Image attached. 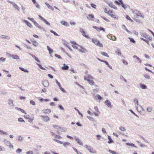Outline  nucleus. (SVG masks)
Returning <instances> with one entry per match:
<instances>
[{
  "instance_id": "obj_64",
  "label": "nucleus",
  "mask_w": 154,
  "mask_h": 154,
  "mask_svg": "<svg viewBox=\"0 0 154 154\" xmlns=\"http://www.w3.org/2000/svg\"><path fill=\"white\" fill-rule=\"evenodd\" d=\"M29 122H32L33 120V118H31L30 119L29 118Z\"/></svg>"
},
{
  "instance_id": "obj_36",
  "label": "nucleus",
  "mask_w": 154,
  "mask_h": 154,
  "mask_svg": "<svg viewBox=\"0 0 154 154\" xmlns=\"http://www.w3.org/2000/svg\"><path fill=\"white\" fill-rule=\"evenodd\" d=\"M1 37L2 38H5L6 39H9L10 38V37L7 35H2Z\"/></svg>"
},
{
  "instance_id": "obj_29",
  "label": "nucleus",
  "mask_w": 154,
  "mask_h": 154,
  "mask_svg": "<svg viewBox=\"0 0 154 154\" xmlns=\"http://www.w3.org/2000/svg\"><path fill=\"white\" fill-rule=\"evenodd\" d=\"M33 23L36 26L38 27L39 28H40V29L42 28L41 26L39 25V24L35 21V22H34Z\"/></svg>"
},
{
  "instance_id": "obj_42",
  "label": "nucleus",
  "mask_w": 154,
  "mask_h": 154,
  "mask_svg": "<svg viewBox=\"0 0 154 154\" xmlns=\"http://www.w3.org/2000/svg\"><path fill=\"white\" fill-rule=\"evenodd\" d=\"M17 138L18 141H21L23 140V138L21 136H19Z\"/></svg>"
},
{
  "instance_id": "obj_55",
  "label": "nucleus",
  "mask_w": 154,
  "mask_h": 154,
  "mask_svg": "<svg viewBox=\"0 0 154 154\" xmlns=\"http://www.w3.org/2000/svg\"><path fill=\"white\" fill-rule=\"evenodd\" d=\"M50 32H51L53 33L55 35L57 36L58 35V34L56 32H55L53 30H51L50 31Z\"/></svg>"
},
{
  "instance_id": "obj_62",
  "label": "nucleus",
  "mask_w": 154,
  "mask_h": 154,
  "mask_svg": "<svg viewBox=\"0 0 154 154\" xmlns=\"http://www.w3.org/2000/svg\"><path fill=\"white\" fill-rule=\"evenodd\" d=\"M145 77L147 79H149L150 78L149 76L148 75H144Z\"/></svg>"
},
{
  "instance_id": "obj_37",
  "label": "nucleus",
  "mask_w": 154,
  "mask_h": 154,
  "mask_svg": "<svg viewBox=\"0 0 154 154\" xmlns=\"http://www.w3.org/2000/svg\"><path fill=\"white\" fill-rule=\"evenodd\" d=\"M101 54L103 56L109 57V56L106 53L104 52H102L101 53Z\"/></svg>"
},
{
  "instance_id": "obj_53",
  "label": "nucleus",
  "mask_w": 154,
  "mask_h": 154,
  "mask_svg": "<svg viewBox=\"0 0 154 154\" xmlns=\"http://www.w3.org/2000/svg\"><path fill=\"white\" fill-rule=\"evenodd\" d=\"M6 58L3 57H1L0 58V61H4L5 60Z\"/></svg>"
},
{
  "instance_id": "obj_57",
  "label": "nucleus",
  "mask_w": 154,
  "mask_h": 154,
  "mask_svg": "<svg viewBox=\"0 0 154 154\" xmlns=\"http://www.w3.org/2000/svg\"><path fill=\"white\" fill-rule=\"evenodd\" d=\"M91 5L92 8H93L95 9L96 8V5H95L94 4H93V3L91 4Z\"/></svg>"
},
{
  "instance_id": "obj_27",
  "label": "nucleus",
  "mask_w": 154,
  "mask_h": 154,
  "mask_svg": "<svg viewBox=\"0 0 154 154\" xmlns=\"http://www.w3.org/2000/svg\"><path fill=\"white\" fill-rule=\"evenodd\" d=\"M45 4L46 5H47L48 8L49 9H51V10H52V11H53L54 10V8H53V7H52L51 6V5H50L49 4H48L46 2L45 3Z\"/></svg>"
},
{
  "instance_id": "obj_30",
  "label": "nucleus",
  "mask_w": 154,
  "mask_h": 154,
  "mask_svg": "<svg viewBox=\"0 0 154 154\" xmlns=\"http://www.w3.org/2000/svg\"><path fill=\"white\" fill-rule=\"evenodd\" d=\"M108 152L112 154H119L118 153L110 149L108 150Z\"/></svg>"
},
{
  "instance_id": "obj_31",
  "label": "nucleus",
  "mask_w": 154,
  "mask_h": 154,
  "mask_svg": "<svg viewBox=\"0 0 154 154\" xmlns=\"http://www.w3.org/2000/svg\"><path fill=\"white\" fill-rule=\"evenodd\" d=\"M47 49L49 51V53L50 54L52 53L53 52V50L52 49H51L50 47L48 46H47Z\"/></svg>"
},
{
  "instance_id": "obj_19",
  "label": "nucleus",
  "mask_w": 154,
  "mask_h": 154,
  "mask_svg": "<svg viewBox=\"0 0 154 154\" xmlns=\"http://www.w3.org/2000/svg\"><path fill=\"white\" fill-rule=\"evenodd\" d=\"M88 151L91 153L95 154L97 153L95 149H93V148L91 146Z\"/></svg>"
},
{
  "instance_id": "obj_38",
  "label": "nucleus",
  "mask_w": 154,
  "mask_h": 154,
  "mask_svg": "<svg viewBox=\"0 0 154 154\" xmlns=\"http://www.w3.org/2000/svg\"><path fill=\"white\" fill-rule=\"evenodd\" d=\"M133 57L134 58L136 59L140 63H141L142 61L136 55H134L133 56Z\"/></svg>"
},
{
  "instance_id": "obj_14",
  "label": "nucleus",
  "mask_w": 154,
  "mask_h": 154,
  "mask_svg": "<svg viewBox=\"0 0 154 154\" xmlns=\"http://www.w3.org/2000/svg\"><path fill=\"white\" fill-rule=\"evenodd\" d=\"M51 135L53 137L55 138H57L58 139H60L61 138V137L59 135H57L55 134L54 133L51 132Z\"/></svg>"
},
{
  "instance_id": "obj_10",
  "label": "nucleus",
  "mask_w": 154,
  "mask_h": 154,
  "mask_svg": "<svg viewBox=\"0 0 154 154\" xmlns=\"http://www.w3.org/2000/svg\"><path fill=\"white\" fill-rule=\"evenodd\" d=\"M93 27L98 32H99L101 30L103 31L104 32L105 31V29L102 27H100L99 28L96 26H93Z\"/></svg>"
},
{
  "instance_id": "obj_6",
  "label": "nucleus",
  "mask_w": 154,
  "mask_h": 154,
  "mask_svg": "<svg viewBox=\"0 0 154 154\" xmlns=\"http://www.w3.org/2000/svg\"><path fill=\"white\" fill-rule=\"evenodd\" d=\"M145 37L146 38V39H144L143 38H141L140 39L141 40L145 41L148 45H149V41H148V40H150L152 39L148 35H146V37Z\"/></svg>"
},
{
  "instance_id": "obj_33",
  "label": "nucleus",
  "mask_w": 154,
  "mask_h": 154,
  "mask_svg": "<svg viewBox=\"0 0 154 154\" xmlns=\"http://www.w3.org/2000/svg\"><path fill=\"white\" fill-rule=\"evenodd\" d=\"M126 144L129 146H133L134 147H136V146L133 143H126Z\"/></svg>"
},
{
  "instance_id": "obj_61",
  "label": "nucleus",
  "mask_w": 154,
  "mask_h": 154,
  "mask_svg": "<svg viewBox=\"0 0 154 154\" xmlns=\"http://www.w3.org/2000/svg\"><path fill=\"white\" fill-rule=\"evenodd\" d=\"M134 102L135 104H136L137 105L138 104V102L137 99H136L134 100Z\"/></svg>"
},
{
  "instance_id": "obj_21",
  "label": "nucleus",
  "mask_w": 154,
  "mask_h": 154,
  "mask_svg": "<svg viewBox=\"0 0 154 154\" xmlns=\"http://www.w3.org/2000/svg\"><path fill=\"white\" fill-rule=\"evenodd\" d=\"M23 22H25L26 24L27 25L29 26V27L32 28V26L28 21L26 20H24Z\"/></svg>"
},
{
  "instance_id": "obj_7",
  "label": "nucleus",
  "mask_w": 154,
  "mask_h": 154,
  "mask_svg": "<svg viewBox=\"0 0 154 154\" xmlns=\"http://www.w3.org/2000/svg\"><path fill=\"white\" fill-rule=\"evenodd\" d=\"M79 46L80 48H78V51L80 52L83 53H85L87 52V50L83 47H82L81 46H79V45H78Z\"/></svg>"
},
{
  "instance_id": "obj_15",
  "label": "nucleus",
  "mask_w": 154,
  "mask_h": 154,
  "mask_svg": "<svg viewBox=\"0 0 154 154\" xmlns=\"http://www.w3.org/2000/svg\"><path fill=\"white\" fill-rule=\"evenodd\" d=\"M80 32L82 34V35L85 37L87 38H88L89 37L85 33L83 29H80Z\"/></svg>"
},
{
  "instance_id": "obj_26",
  "label": "nucleus",
  "mask_w": 154,
  "mask_h": 154,
  "mask_svg": "<svg viewBox=\"0 0 154 154\" xmlns=\"http://www.w3.org/2000/svg\"><path fill=\"white\" fill-rule=\"evenodd\" d=\"M61 23L62 24L66 26H69V24L68 23L65 21H62Z\"/></svg>"
},
{
  "instance_id": "obj_39",
  "label": "nucleus",
  "mask_w": 154,
  "mask_h": 154,
  "mask_svg": "<svg viewBox=\"0 0 154 154\" xmlns=\"http://www.w3.org/2000/svg\"><path fill=\"white\" fill-rule=\"evenodd\" d=\"M126 18L128 20H129L130 21H131L132 22H133V20H132L131 18V17L128 15H126Z\"/></svg>"
},
{
  "instance_id": "obj_2",
  "label": "nucleus",
  "mask_w": 154,
  "mask_h": 154,
  "mask_svg": "<svg viewBox=\"0 0 154 154\" xmlns=\"http://www.w3.org/2000/svg\"><path fill=\"white\" fill-rule=\"evenodd\" d=\"M104 12L107 14L109 16L117 20L118 17L116 14V13L113 11L109 9L108 8H105L103 9Z\"/></svg>"
},
{
  "instance_id": "obj_52",
  "label": "nucleus",
  "mask_w": 154,
  "mask_h": 154,
  "mask_svg": "<svg viewBox=\"0 0 154 154\" xmlns=\"http://www.w3.org/2000/svg\"><path fill=\"white\" fill-rule=\"evenodd\" d=\"M27 18L28 20L32 21L33 23H34V22L35 21L34 19L32 18L28 17Z\"/></svg>"
},
{
  "instance_id": "obj_49",
  "label": "nucleus",
  "mask_w": 154,
  "mask_h": 154,
  "mask_svg": "<svg viewBox=\"0 0 154 154\" xmlns=\"http://www.w3.org/2000/svg\"><path fill=\"white\" fill-rule=\"evenodd\" d=\"M119 129L120 130H121V131H125V128L124 127H121L119 128Z\"/></svg>"
},
{
  "instance_id": "obj_13",
  "label": "nucleus",
  "mask_w": 154,
  "mask_h": 154,
  "mask_svg": "<svg viewBox=\"0 0 154 154\" xmlns=\"http://www.w3.org/2000/svg\"><path fill=\"white\" fill-rule=\"evenodd\" d=\"M42 119L43 121L47 122L50 120L49 117L47 116H42Z\"/></svg>"
},
{
  "instance_id": "obj_3",
  "label": "nucleus",
  "mask_w": 154,
  "mask_h": 154,
  "mask_svg": "<svg viewBox=\"0 0 154 154\" xmlns=\"http://www.w3.org/2000/svg\"><path fill=\"white\" fill-rule=\"evenodd\" d=\"M93 77L90 75L85 76L84 77V80H87L88 83L91 85H94V82L93 80Z\"/></svg>"
},
{
  "instance_id": "obj_4",
  "label": "nucleus",
  "mask_w": 154,
  "mask_h": 154,
  "mask_svg": "<svg viewBox=\"0 0 154 154\" xmlns=\"http://www.w3.org/2000/svg\"><path fill=\"white\" fill-rule=\"evenodd\" d=\"M54 128L57 129V131L58 133L60 132H64L66 131L67 129L66 128L62 127H60V126H53Z\"/></svg>"
},
{
  "instance_id": "obj_43",
  "label": "nucleus",
  "mask_w": 154,
  "mask_h": 154,
  "mask_svg": "<svg viewBox=\"0 0 154 154\" xmlns=\"http://www.w3.org/2000/svg\"><path fill=\"white\" fill-rule=\"evenodd\" d=\"M53 140H54V141H55L58 143H60L61 144L63 143V142H62L61 141H60L57 140H56L55 139H53Z\"/></svg>"
},
{
  "instance_id": "obj_47",
  "label": "nucleus",
  "mask_w": 154,
  "mask_h": 154,
  "mask_svg": "<svg viewBox=\"0 0 154 154\" xmlns=\"http://www.w3.org/2000/svg\"><path fill=\"white\" fill-rule=\"evenodd\" d=\"M122 62L125 65H127L128 64V62L125 60H122Z\"/></svg>"
},
{
  "instance_id": "obj_59",
  "label": "nucleus",
  "mask_w": 154,
  "mask_h": 154,
  "mask_svg": "<svg viewBox=\"0 0 154 154\" xmlns=\"http://www.w3.org/2000/svg\"><path fill=\"white\" fill-rule=\"evenodd\" d=\"M120 78L122 80H124L125 82H126V79L123 77V76L122 75L120 76Z\"/></svg>"
},
{
  "instance_id": "obj_48",
  "label": "nucleus",
  "mask_w": 154,
  "mask_h": 154,
  "mask_svg": "<svg viewBox=\"0 0 154 154\" xmlns=\"http://www.w3.org/2000/svg\"><path fill=\"white\" fill-rule=\"evenodd\" d=\"M147 110L148 112H150L152 111V108L151 107H149L147 108Z\"/></svg>"
},
{
  "instance_id": "obj_56",
  "label": "nucleus",
  "mask_w": 154,
  "mask_h": 154,
  "mask_svg": "<svg viewBox=\"0 0 154 154\" xmlns=\"http://www.w3.org/2000/svg\"><path fill=\"white\" fill-rule=\"evenodd\" d=\"M43 21L47 25H50V23L48 22L45 19V20Z\"/></svg>"
},
{
  "instance_id": "obj_50",
  "label": "nucleus",
  "mask_w": 154,
  "mask_h": 154,
  "mask_svg": "<svg viewBox=\"0 0 154 154\" xmlns=\"http://www.w3.org/2000/svg\"><path fill=\"white\" fill-rule=\"evenodd\" d=\"M140 137L141 138H142L144 140V141L145 142L147 143H148V141L146 140L144 137H143L141 136H140Z\"/></svg>"
},
{
  "instance_id": "obj_60",
  "label": "nucleus",
  "mask_w": 154,
  "mask_h": 154,
  "mask_svg": "<svg viewBox=\"0 0 154 154\" xmlns=\"http://www.w3.org/2000/svg\"><path fill=\"white\" fill-rule=\"evenodd\" d=\"M18 121L20 122H24V121L23 119L20 118L18 119Z\"/></svg>"
},
{
  "instance_id": "obj_20",
  "label": "nucleus",
  "mask_w": 154,
  "mask_h": 154,
  "mask_svg": "<svg viewBox=\"0 0 154 154\" xmlns=\"http://www.w3.org/2000/svg\"><path fill=\"white\" fill-rule=\"evenodd\" d=\"M105 103L106 105L108 107L111 108L112 107V106L111 105V102L108 100H106L105 102Z\"/></svg>"
},
{
  "instance_id": "obj_32",
  "label": "nucleus",
  "mask_w": 154,
  "mask_h": 154,
  "mask_svg": "<svg viewBox=\"0 0 154 154\" xmlns=\"http://www.w3.org/2000/svg\"><path fill=\"white\" fill-rule=\"evenodd\" d=\"M33 45L35 47H36L38 45V43L35 41H32Z\"/></svg>"
},
{
  "instance_id": "obj_17",
  "label": "nucleus",
  "mask_w": 154,
  "mask_h": 154,
  "mask_svg": "<svg viewBox=\"0 0 154 154\" xmlns=\"http://www.w3.org/2000/svg\"><path fill=\"white\" fill-rule=\"evenodd\" d=\"M75 139L79 144L82 146L83 145V143L82 141L79 138H77L76 137H75Z\"/></svg>"
},
{
  "instance_id": "obj_58",
  "label": "nucleus",
  "mask_w": 154,
  "mask_h": 154,
  "mask_svg": "<svg viewBox=\"0 0 154 154\" xmlns=\"http://www.w3.org/2000/svg\"><path fill=\"white\" fill-rule=\"evenodd\" d=\"M33 152L32 151H30L28 152H26V153L27 154H32L33 153Z\"/></svg>"
},
{
  "instance_id": "obj_46",
  "label": "nucleus",
  "mask_w": 154,
  "mask_h": 154,
  "mask_svg": "<svg viewBox=\"0 0 154 154\" xmlns=\"http://www.w3.org/2000/svg\"><path fill=\"white\" fill-rule=\"evenodd\" d=\"M22 151V149L20 148H18L16 150V152L17 153H19L20 152H21Z\"/></svg>"
},
{
  "instance_id": "obj_18",
  "label": "nucleus",
  "mask_w": 154,
  "mask_h": 154,
  "mask_svg": "<svg viewBox=\"0 0 154 154\" xmlns=\"http://www.w3.org/2000/svg\"><path fill=\"white\" fill-rule=\"evenodd\" d=\"M56 82L57 85L59 86V88L60 90L63 92H65V91L64 89L61 87L60 83L57 80H56Z\"/></svg>"
},
{
  "instance_id": "obj_9",
  "label": "nucleus",
  "mask_w": 154,
  "mask_h": 154,
  "mask_svg": "<svg viewBox=\"0 0 154 154\" xmlns=\"http://www.w3.org/2000/svg\"><path fill=\"white\" fill-rule=\"evenodd\" d=\"M121 3L122 7L124 8L125 10H126L129 6L127 5L124 4L122 0H118Z\"/></svg>"
},
{
  "instance_id": "obj_12",
  "label": "nucleus",
  "mask_w": 154,
  "mask_h": 154,
  "mask_svg": "<svg viewBox=\"0 0 154 154\" xmlns=\"http://www.w3.org/2000/svg\"><path fill=\"white\" fill-rule=\"evenodd\" d=\"M87 18L89 20H93V19L94 18V16L93 14H89L87 17Z\"/></svg>"
},
{
  "instance_id": "obj_45",
  "label": "nucleus",
  "mask_w": 154,
  "mask_h": 154,
  "mask_svg": "<svg viewBox=\"0 0 154 154\" xmlns=\"http://www.w3.org/2000/svg\"><path fill=\"white\" fill-rule=\"evenodd\" d=\"M129 39L130 40L131 42L134 43H135V41L133 38L129 37Z\"/></svg>"
},
{
  "instance_id": "obj_5",
  "label": "nucleus",
  "mask_w": 154,
  "mask_h": 154,
  "mask_svg": "<svg viewBox=\"0 0 154 154\" xmlns=\"http://www.w3.org/2000/svg\"><path fill=\"white\" fill-rule=\"evenodd\" d=\"M92 42L95 45L99 47H103L102 44L97 39L92 38Z\"/></svg>"
},
{
  "instance_id": "obj_41",
  "label": "nucleus",
  "mask_w": 154,
  "mask_h": 154,
  "mask_svg": "<svg viewBox=\"0 0 154 154\" xmlns=\"http://www.w3.org/2000/svg\"><path fill=\"white\" fill-rule=\"evenodd\" d=\"M91 146H88L87 145H85L84 146V147L88 151L91 147Z\"/></svg>"
},
{
  "instance_id": "obj_8",
  "label": "nucleus",
  "mask_w": 154,
  "mask_h": 154,
  "mask_svg": "<svg viewBox=\"0 0 154 154\" xmlns=\"http://www.w3.org/2000/svg\"><path fill=\"white\" fill-rule=\"evenodd\" d=\"M107 37L108 38L112 40L115 41L116 39V36L112 34H109L108 35H107Z\"/></svg>"
},
{
  "instance_id": "obj_24",
  "label": "nucleus",
  "mask_w": 154,
  "mask_h": 154,
  "mask_svg": "<svg viewBox=\"0 0 154 154\" xmlns=\"http://www.w3.org/2000/svg\"><path fill=\"white\" fill-rule=\"evenodd\" d=\"M51 110L48 109H47L44 110V113L45 114H48L51 113Z\"/></svg>"
},
{
  "instance_id": "obj_16",
  "label": "nucleus",
  "mask_w": 154,
  "mask_h": 154,
  "mask_svg": "<svg viewBox=\"0 0 154 154\" xmlns=\"http://www.w3.org/2000/svg\"><path fill=\"white\" fill-rule=\"evenodd\" d=\"M108 5L109 6L111 7V8H114L116 10H117L118 8L116 6H115L112 3L110 2L108 4Z\"/></svg>"
},
{
  "instance_id": "obj_25",
  "label": "nucleus",
  "mask_w": 154,
  "mask_h": 154,
  "mask_svg": "<svg viewBox=\"0 0 154 154\" xmlns=\"http://www.w3.org/2000/svg\"><path fill=\"white\" fill-rule=\"evenodd\" d=\"M108 136V139L109 140V141H108V143H109V144H110V143H113V140L112 139L110 136Z\"/></svg>"
},
{
  "instance_id": "obj_34",
  "label": "nucleus",
  "mask_w": 154,
  "mask_h": 154,
  "mask_svg": "<svg viewBox=\"0 0 154 154\" xmlns=\"http://www.w3.org/2000/svg\"><path fill=\"white\" fill-rule=\"evenodd\" d=\"M140 87L143 89H145L146 88V87L145 85L142 84H140Z\"/></svg>"
},
{
  "instance_id": "obj_51",
  "label": "nucleus",
  "mask_w": 154,
  "mask_h": 154,
  "mask_svg": "<svg viewBox=\"0 0 154 154\" xmlns=\"http://www.w3.org/2000/svg\"><path fill=\"white\" fill-rule=\"evenodd\" d=\"M30 103L32 105H35V102L33 100H31L30 101Z\"/></svg>"
},
{
  "instance_id": "obj_44",
  "label": "nucleus",
  "mask_w": 154,
  "mask_h": 154,
  "mask_svg": "<svg viewBox=\"0 0 154 154\" xmlns=\"http://www.w3.org/2000/svg\"><path fill=\"white\" fill-rule=\"evenodd\" d=\"M13 6L15 9H17L18 10H19V7L16 4H14V5Z\"/></svg>"
},
{
  "instance_id": "obj_28",
  "label": "nucleus",
  "mask_w": 154,
  "mask_h": 154,
  "mask_svg": "<svg viewBox=\"0 0 154 154\" xmlns=\"http://www.w3.org/2000/svg\"><path fill=\"white\" fill-rule=\"evenodd\" d=\"M15 109L18 110H19L20 111H21V112H22L23 113H24L25 114H26V113L25 112V111H24L23 109H21V108H19L17 107H15Z\"/></svg>"
},
{
  "instance_id": "obj_23",
  "label": "nucleus",
  "mask_w": 154,
  "mask_h": 154,
  "mask_svg": "<svg viewBox=\"0 0 154 154\" xmlns=\"http://www.w3.org/2000/svg\"><path fill=\"white\" fill-rule=\"evenodd\" d=\"M69 66L65 64H63V66L62 67V69L63 70H67L68 69Z\"/></svg>"
},
{
  "instance_id": "obj_1",
  "label": "nucleus",
  "mask_w": 154,
  "mask_h": 154,
  "mask_svg": "<svg viewBox=\"0 0 154 154\" xmlns=\"http://www.w3.org/2000/svg\"><path fill=\"white\" fill-rule=\"evenodd\" d=\"M131 11L134 14V17L133 18L134 20L136 22H140V20L137 19V18L140 17L143 18H144L143 15L139 11L137 10L132 9Z\"/></svg>"
},
{
  "instance_id": "obj_11",
  "label": "nucleus",
  "mask_w": 154,
  "mask_h": 154,
  "mask_svg": "<svg viewBox=\"0 0 154 154\" xmlns=\"http://www.w3.org/2000/svg\"><path fill=\"white\" fill-rule=\"evenodd\" d=\"M71 43L72 44V46L73 48H74L75 49L77 50L78 49V45L75 42H71Z\"/></svg>"
},
{
  "instance_id": "obj_40",
  "label": "nucleus",
  "mask_w": 154,
  "mask_h": 154,
  "mask_svg": "<svg viewBox=\"0 0 154 154\" xmlns=\"http://www.w3.org/2000/svg\"><path fill=\"white\" fill-rule=\"evenodd\" d=\"M63 143L64 146H69V144H70V143L68 142H63Z\"/></svg>"
},
{
  "instance_id": "obj_35",
  "label": "nucleus",
  "mask_w": 154,
  "mask_h": 154,
  "mask_svg": "<svg viewBox=\"0 0 154 154\" xmlns=\"http://www.w3.org/2000/svg\"><path fill=\"white\" fill-rule=\"evenodd\" d=\"M19 69H20L22 71L24 72H28V71L26 69H24L23 68L20 67H19Z\"/></svg>"
},
{
  "instance_id": "obj_22",
  "label": "nucleus",
  "mask_w": 154,
  "mask_h": 154,
  "mask_svg": "<svg viewBox=\"0 0 154 154\" xmlns=\"http://www.w3.org/2000/svg\"><path fill=\"white\" fill-rule=\"evenodd\" d=\"M9 56L11 57L14 59H18L19 57L16 55H11L9 54Z\"/></svg>"
},
{
  "instance_id": "obj_63",
  "label": "nucleus",
  "mask_w": 154,
  "mask_h": 154,
  "mask_svg": "<svg viewBox=\"0 0 154 154\" xmlns=\"http://www.w3.org/2000/svg\"><path fill=\"white\" fill-rule=\"evenodd\" d=\"M99 113V111H98V112H94V114L96 116H98Z\"/></svg>"
},
{
  "instance_id": "obj_54",
  "label": "nucleus",
  "mask_w": 154,
  "mask_h": 154,
  "mask_svg": "<svg viewBox=\"0 0 154 154\" xmlns=\"http://www.w3.org/2000/svg\"><path fill=\"white\" fill-rule=\"evenodd\" d=\"M114 3H115L118 5H120L121 4V3L120 2H118L117 1H115Z\"/></svg>"
}]
</instances>
